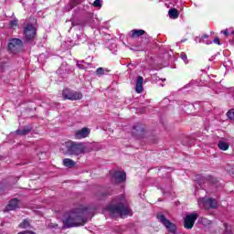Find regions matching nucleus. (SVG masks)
Instances as JSON below:
<instances>
[{
    "label": "nucleus",
    "mask_w": 234,
    "mask_h": 234,
    "mask_svg": "<svg viewBox=\"0 0 234 234\" xmlns=\"http://www.w3.org/2000/svg\"><path fill=\"white\" fill-rule=\"evenodd\" d=\"M89 208L86 206L80 205L64 213L62 220L64 228H80L89 222Z\"/></svg>",
    "instance_id": "f257e3e1"
},
{
    "label": "nucleus",
    "mask_w": 234,
    "mask_h": 234,
    "mask_svg": "<svg viewBox=\"0 0 234 234\" xmlns=\"http://www.w3.org/2000/svg\"><path fill=\"white\" fill-rule=\"evenodd\" d=\"M62 145V151L66 156H80L85 154V151H87L85 144L71 140L65 142Z\"/></svg>",
    "instance_id": "f03ea898"
},
{
    "label": "nucleus",
    "mask_w": 234,
    "mask_h": 234,
    "mask_svg": "<svg viewBox=\"0 0 234 234\" xmlns=\"http://www.w3.org/2000/svg\"><path fill=\"white\" fill-rule=\"evenodd\" d=\"M107 211L111 213V215H120L121 217H127L129 213H131V207H125L123 203H119L117 205H110L107 207Z\"/></svg>",
    "instance_id": "7ed1b4c3"
},
{
    "label": "nucleus",
    "mask_w": 234,
    "mask_h": 234,
    "mask_svg": "<svg viewBox=\"0 0 234 234\" xmlns=\"http://www.w3.org/2000/svg\"><path fill=\"white\" fill-rule=\"evenodd\" d=\"M25 47L23 40L20 38H11L7 44V49L11 54H18Z\"/></svg>",
    "instance_id": "20e7f679"
},
{
    "label": "nucleus",
    "mask_w": 234,
    "mask_h": 234,
    "mask_svg": "<svg viewBox=\"0 0 234 234\" xmlns=\"http://www.w3.org/2000/svg\"><path fill=\"white\" fill-rule=\"evenodd\" d=\"M63 100H69L70 101H76L83 98V94L80 91H74L69 88L62 90Z\"/></svg>",
    "instance_id": "39448f33"
},
{
    "label": "nucleus",
    "mask_w": 234,
    "mask_h": 234,
    "mask_svg": "<svg viewBox=\"0 0 234 234\" xmlns=\"http://www.w3.org/2000/svg\"><path fill=\"white\" fill-rule=\"evenodd\" d=\"M37 29L32 24H27L24 27V39L26 43H30V41H34L36 38V34Z\"/></svg>",
    "instance_id": "423d86ee"
},
{
    "label": "nucleus",
    "mask_w": 234,
    "mask_h": 234,
    "mask_svg": "<svg viewBox=\"0 0 234 234\" xmlns=\"http://www.w3.org/2000/svg\"><path fill=\"white\" fill-rule=\"evenodd\" d=\"M157 218H158L159 222H161V224L163 226H165L170 233H176V225H175V223L169 221V219H167V218H165V215H164V214L157 215Z\"/></svg>",
    "instance_id": "0eeeda50"
},
{
    "label": "nucleus",
    "mask_w": 234,
    "mask_h": 234,
    "mask_svg": "<svg viewBox=\"0 0 234 234\" xmlns=\"http://www.w3.org/2000/svg\"><path fill=\"white\" fill-rule=\"evenodd\" d=\"M198 218V214L197 213H190L185 217V223H184V229H193V227L195 226V222H197V219Z\"/></svg>",
    "instance_id": "6e6552de"
},
{
    "label": "nucleus",
    "mask_w": 234,
    "mask_h": 234,
    "mask_svg": "<svg viewBox=\"0 0 234 234\" xmlns=\"http://www.w3.org/2000/svg\"><path fill=\"white\" fill-rule=\"evenodd\" d=\"M90 134V129L84 127L75 132L74 138L75 140H83V138H87Z\"/></svg>",
    "instance_id": "1a4fd4ad"
},
{
    "label": "nucleus",
    "mask_w": 234,
    "mask_h": 234,
    "mask_svg": "<svg viewBox=\"0 0 234 234\" xmlns=\"http://www.w3.org/2000/svg\"><path fill=\"white\" fill-rule=\"evenodd\" d=\"M203 207L206 209H217V207H218V204L215 198L208 197L203 200Z\"/></svg>",
    "instance_id": "9d476101"
},
{
    "label": "nucleus",
    "mask_w": 234,
    "mask_h": 234,
    "mask_svg": "<svg viewBox=\"0 0 234 234\" xmlns=\"http://www.w3.org/2000/svg\"><path fill=\"white\" fill-rule=\"evenodd\" d=\"M19 199L13 198L6 205L5 211H16V209H19Z\"/></svg>",
    "instance_id": "9b49d317"
},
{
    "label": "nucleus",
    "mask_w": 234,
    "mask_h": 234,
    "mask_svg": "<svg viewBox=\"0 0 234 234\" xmlns=\"http://www.w3.org/2000/svg\"><path fill=\"white\" fill-rule=\"evenodd\" d=\"M112 178H114V180H117V182H119V184H122V182H125V179L127 178V175L125 174V172H122V171H115L112 174Z\"/></svg>",
    "instance_id": "f8f14e48"
},
{
    "label": "nucleus",
    "mask_w": 234,
    "mask_h": 234,
    "mask_svg": "<svg viewBox=\"0 0 234 234\" xmlns=\"http://www.w3.org/2000/svg\"><path fill=\"white\" fill-rule=\"evenodd\" d=\"M135 92H137V94H142V92H144V77L142 76L137 77Z\"/></svg>",
    "instance_id": "ddd939ff"
},
{
    "label": "nucleus",
    "mask_w": 234,
    "mask_h": 234,
    "mask_svg": "<svg viewBox=\"0 0 234 234\" xmlns=\"http://www.w3.org/2000/svg\"><path fill=\"white\" fill-rule=\"evenodd\" d=\"M34 129V127L32 125H27L24 126L23 130H16L15 133L16 134H18L20 136H27V134H28V133H32V130Z\"/></svg>",
    "instance_id": "4468645a"
},
{
    "label": "nucleus",
    "mask_w": 234,
    "mask_h": 234,
    "mask_svg": "<svg viewBox=\"0 0 234 234\" xmlns=\"http://www.w3.org/2000/svg\"><path fill=\"white\" fill-rule=\"evenodd\" d=\"M145 35V30L144 29H133L131 31L132 39H136V37H140Z\"/></svg>",
    "instance_id": "2eb2a0df"
},
{
    "label": "nucleus",
    "mask_w": 234,
    "mask_h": 234,
    "mask_svg": "<svg viewBox=\"0 0 234 234\" xmlns=\"http://www.w3.org/2000/svg\"><path fill=\"white\" fill-rule=\"evenodd\" d=\"M196 180L199 186H202V184H206V182L211 180V176H203L202 175H197Z\"/></svg>",
    "instance_id": "dca6fc26"
},
{
    "label": "nucleus",
    "mask_w": 234,
    "mask_h": 234,
    "mask_svg": "<svg viewBox=\"0 0 234 234\" xmlns=\"http://www.w3.org/2000/svg\"><path fill=\"white\" fill-rule=\"evenodd\" d=\"M168 16L170 19H178V16H179L178 9L176 8L169 9Z\"/></svg>",
    "instance_id": "f3484780"
},
{
    "label": "nucleus",
    "mask_w": 234,
    "mask_h": 234,
    "mask_svg": "<svg viewBox=\"0 0 234 234\" xmlns=\"http://www.w3.org/2000/svg\"><path fill=\"white\" fill-rule=\"evenodd\" d=\"M218 149H220V151H228L229 149V144L224 141H219L218 144Z\"/></svg>",
    "instance_id": "a211bd4d"
},
{
    "label": "nucleus",
    "mask_w": 234,
    "mask_h": 234,
    "mask_svg": "<svg viewBox=\"0 0 234 234\" xmlns=\"http://www.w3.org/2000/svg\"><path fill=\"white\" fill-rule=\"evenodd\" d=\"M63 165H65V167H74V165H76V162H74V160L70 159V158H65L63 160Z\"/></svg>",
    "instance_id": "6ab92c4d"
},
{
    "label": "nucleus",
    "mask_w": 234,
    "mask_h": 234,
    "mask_svg": "<svg viewBox=\"0 0 234 234\" xmlns=\"http://www.w3.org/2000/svg\"><path fill=\"white\" fill-rule=\"evenodd\" d=\"M18 228L21 229H28V228H30V220L27 218L23 219V221L18 225Z\"/></svg>",
    "instance_id": "aec40b11"
},
{
    "label": "nucleus",
    "mask_w": 234,
    "mask_h": 234,
    "mask_svg": "<svg viewBox=\"0 0 234 234\" xmlns=\"http://www.w3.org/2000/svg\"><path fill=\"white\" fill-rule=\"evenodd\" d=\"M9 27H10V28H13V30L19 27L18 21L16 20V19L15 20H11L9 22Z\"/></svg>",
    "instance_id": "412c9836"
},
{
    "label": "nucleus",
    "mask_w": 234,
    "mask_h": 234,
    "mask_svg": "<svg viewBox=\"0 0 234 234\" xmlns=\"http://www.w3.org/2000/svg\"><path fill=\"white\" fill-rule=\"evenodd\" d=\"M227 118H229V120H232L234 122V109H230L227 112Z\"/></svg>",
    "instance_id": "4be33fe9"
},
{
    "label": "nucleus",
    "mask_w": 234,
    "mask_h": 234,
    "mask_svg": "<svg viewBox=\"0 0 234 234\" xmlns=\"http://www.w3.org/2000/svg\"><path fill=\"white\" fill-rule=\"evenodd\" d=\"M112 195V188L108 187L105 192L101 193V197H111Z\"/></svg>",
    "instance_id": "5701e85b"
},
{
    "label": "nucleus",
    "mask_w": 234,
    "mask_h": 234,
    "mask_svg": "<svg viewBox=\"0 0 234 234\" xmlns=\"http://www.w3.org/2000/svg\"><path fill=\"white\" fill-rule=\"evenodd\" d=\"M133 130L136 131L137 133H144V128H142V125L140 124H135L133 126Z\"/></svg>",
    "instance_id": "b1692460"
},
{
    "label": "nucleus",
    "mask_w": 234,
    "mask_h": 234,
    "mask_svg": "<svg viewBox=\"0 0 234 234\" xmlns=\"http://www.w3.org/2000/svg\"><path fill=\"white\" fill-rule=\"evenodd\" d=\"M96 74L97 76H103V74H105V69H103V68H98L96 69Z\"/></svg>",
    "instance_id": "393cba45"
},
{
    "label": "nucleus",
    "mask_w": 234,
    "mask_h": 234,
    "mask_svg": "<svg viewBox=\"0 0 234 234\" xmlns=\"http://www.w3.org/2000/svg\"><path fill=\"white\" fill-rule=\"evenodd\" d=\"M94 8H101V0H95L93 2Z\"/></svg>",
    "instance_id": "a878e982"
},
{
    "label": "nucleus",
    "mask_w": 234,
    "mask_h": 234,
    "mask_svg": "<svg viewBox=\"0 0 234 234\" xmlns=\"http://www.w3.org/2000/svg\"><path fill=\"white\" fill-rule=\"evenodd\" d=\"M58 225L57 223H49L48 228L49 229H58Z\"/></svg>",
    "instance_id": "bb28decb"
},
{
    "label": "nucleus",
    "mask_w": 234,
    "mask_h": 234,
    "mask_svg": "<svg viewBox=\"0 0 234 234\" xmlns=\"http://www.w3.org/2000/svg\"><path fill=\"white\" fill-rule=\"evenodd\" d=\"M180 58H181V59H183V61H185V63H186V61H187V55L185 52L180 54Z\"/></svg>",
    "instance_id": "cd10ccee"
},
{
    "label": "nucleus",
    "mask_w": 234,
    "mask_h": 234,
    "mask_svg": "<svg viewBox=\"0 0 234 234\" xmlns=\"http://www.w3.org/2000/svg\"><path fill=\"white\" fill-rule=\"evenodd\" d=\"M17 234H36V232L32 231V230H23L18 232Z\"/></svg>",
    "instance_id": "c85d7f7f"
},
{
    "label": "nucleus",
    "mask_w": 234,
    "mask_h": 234,
    "mask_svg": "<svg viewBox=\"0 0 234 234\" xmlns=\"http://www.w3.org/2000/svg\"><path fill=\"white\" fill-rule=\"evenodd\" d=\"M70 5H71L70 10H72V8H74V6L78 5V2H76V0H71Z\"/></svg>",
    "instance_id": "c756f323"
},
{
    "label": "nucleus",
    "mask_w": 234,
    "mask_h": 234,
    "mask_svg": "<svg viewBox=\"0 0 234 234\" xmlns=\"http://www.w3.org/2000/svg\"><path fill=\"white\" fill-rule=\"evenodd\" d=\"M221 33L224 34L226 37H229V32H228V29L221 31Z\"/></svg>",
    "instance_id": "7c9ffc66"
},
{
    "label": "nucleus",
    "mask_w": 234,
    "mask_h": 234,
    "mask_svg": "<svg viewBox=\"0 0 234 234\" xmlns=\"http://www.w3.org/2000/svg\"><path fill=\"white\" fill-rule=\"evenodd\" d=\"M214 43L216 44V45H220V38H218V37H216V38H214Z\"/></svg>",
    "instance_id": "2f4dec72"
},
{
    "label": "nucleus",
    "mask_w": 234,
    "mask_h": 234,
    "mask_svg": "<svg viewBox=\"0 0 234 234\" xmlns=\"http://www.w3.org/2000/svg\"><path fill=\"white\" fill-rule=\"evenodd\" d=\"M207 37H209V35L205 34L201 37V41H204V39H207Z\"/></svg>",
    "instance_id": "473e14b6"
},
{
    "label": "nucleus",
    "mask_w": 234,
    "mask_h": 234,
    "mask_svg": "<svg viewBox=\"0 0 234 234\" xmlns=\"http://www.w3.org/2000/svg\"><path fill=\"white\" fill-rule=\"evenodd\" d=\"M223 226H224L225 229H228V223H224Z\"/></svg>",
    "instance_id": "72a5a7b5"
},
{
    "label": "nucleus",
    "mask_w": 234,
    "mask_h": 234,
    "mask_svg": "<svg viewBox=\"0 0 234 234\" xmlns=\"http://www.w3.org/2000/svg\"><path fill=\"white\" fill-rule=\"evenodd\" d=\"M43 156V155H45V153H43V152H40L39 154H38V156Z\"/></svg>",
    "instance_id": "f704fd0d"
},
{
    "label": "nucleus",
    "mask_w": 234,
    "mask_h": 234,
    "mask_svg": "<svg viewBox=\"0 0 234 234\" xmlns=\"http://www.w3.org/2000/svg\"><path fill=\"white\" fill-rule=\"evenodd\" d=\"M106 70V72H111V70H109V69H105Z\"/></svg>",
    "instance_id": "c9c22d12"
}]
</instances>
